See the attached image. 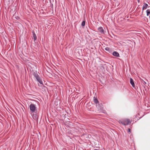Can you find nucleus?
Wrapping results in <instances>:
<instances>
[{
	"instance_id": "f257e3e1",
	"label": "nucleus",
	"mask_w": 150,
	"mask_h": 150,
	"mask_svg": "<svg viewBox=\"0 0 150 150\" xmlns=\"http://www.w3.org/2000/svg\"><path fill=\"white\" fill-rule=\"evenodd\" d=\"M120 123H121L124 125H127L131 123V121L129 119H125L122 120H120L119 122Z\"/></svg>"
},
{
	"instance_id": "f03ea898",
	"label": "nucleus",
	"mask_w": 150,
	"mask_h": 150,
	"mask_svg": "<svg viewBox=\"0 0 150 150\" xmlns=\"http://www.w3.org/2000/svg\"><path fill=\"white\" fill-rule=\"evenodd\" d=\"M36 107L35 105L31 104L30 105V109L32 112H34L36 111Z\"/></svg>"
},
{
	"instance_id": "7ed1b4c3",
	"label": "nucleus",
	"mask_w": 150,
	"mask_h": 150,
	"mask_svg": "<svg viewBox=\"0 0 150 150\" xmlns=\"http://www.w3.org/2000/svg\"><path fill=\"white\" fill-rule=\"evenodd\" d=\"M35 78L36 79L37 81L39 82L40 84H43V82L42 79H40L39 75L35 77Z\"/></svg>"
},
{
	"instance_id": "20e7f679",
	"label": "nucleus",
	"mask_w": 150,
	"mask_h": 150,
	"mask_svg": "<svg viewBox=\"0 0 150 150\" xmlns=\"http://www.w3.org/2000/svg\"><path fill=\"white\" fill-rule=\"evenodd\" d=\"M96 105L98 108L100 110H102L103 109V106L102 103H100V104L99 103L98 104H96Z\"/></svg>"
},
{
	"instance_id": "39448f33",
	"label": "nucleus",
	"mask_w": 150,
	"mask_h": 150,
	"mask_svg": "<svg viewBox=\"0 0 150 150\" xmlns=\"http://www.w3.org/2000/svg\"><path fill=\"white\" fill-rule=\"evenodd\" d=\"M98 31L101 33L104 34L105 33L104 29L102 27H100L98 28Z\"/></svg>"
},
{
	"instance_id": "423d86ee",
	"label": "nucleus",
	"mask_w": 150,
	"mask_h": 150,
	"mask_svg": "<svg viewBox=\"0 0 150 150\" xmlns=\"http://www.w3.org/2000/svg\"><path fill=\"white\" fill-rule=\"evenodd\" d=\"M32 33H33V38L34 41H35L37 39V36L33 30L32 31Z\"/></svg>"
},
{
	"instance_id": "0eeeda50",
	"label": "nucleus",
	"mask_w": 150,
	"mask_h": 150,
	"mask_svg": "<svg viewBox=\"0 0 150 150\" xmlns=\"http://www.w3.org/2000/svg\"><path fill=\"white\" fill-rule=\"evenodd\" d=\"M112 55L115 57H119L120 55L119 53L116 51H114L112 53Z\"/></svg>"
},
{
	"instance_id": "6e6552de",
	"label": "nucleus",
	"mask_w": 150,
	"mask_h": 150,
	"mask_svg": "<svg viewBox=\"0 0 150 150\" xmlns=\"http://www.w3.org/2000/svg\"><path fill=\"white\" fill-rule=\"evenodd\" d=\"M35 112V114H33V117L34 119H37L38 118V115L37 113H36V112Z\"/></svg>"
},
{
	"instance_id": "1a4fd4ad",
	"label": "nucleus",
	"mask_w": 150,
	"mask_h": 150,
	"mask_svg": "<svg viewBox=\"0 0 150 150\" xmlns=\"http://www.w3.org/2000/svg\"><path fill=\"white\" fill-rule=\"evenodd\" d=\"M130 83L133 87H134L135 84L133 79L132 78H130Z\"/></svg>"
},
{
	"instance_id": "9d476101",
	"label": "nucleus",
	"mask_w": 150,
	"mask_h": 150,
	"mask_svg": "<svg viewBox=\"0 0 150 150\" xmlns=\"http://www.w3.org/2000/svg\"><path fill=\"white\" fill-rule=\"evenodd\" d=\"M148 6V5L145 3H144V5L142 7V10L143 11L144 9H146L147 8Z\"/></svg>"
},
{
	"instance_id": "9b49d317",
	"label": "nucleus",
	"mask_w": 150,
	"mask_h": 150,
	"mask_svg": "<svg viewBox=\"0 0 150 150\" xmlns=\"http://www.w3.org/2000/svg\"><path fill=\"white\" fill-rule=\"evenodd\" d=\"M33 75L35 78L39 76L36 71L33 72Z\"/></svg>"
},
{
	"instance_id": "f8f14e48",
	"label": "nucleus",
	"mask_w": 150,
	"mask_h": 150,
	"mask_svg": "<svg viewBox=\"0 0 150 150\" xmlns=\"http://www.w3.org/2000/svg\"><path fill=\"white\" fill-rule=\"evenodd\" d=\"M94 101L95 103L96 104V105L99 103L98 99L95 97H94Z\"/></svg>"
},
{
	"instance_id": "ddd939ff",
	"label": "nucleus",
	"mask_w": 150,
	"mask_h": 150,
	"mask_svg": "<svg viewBox=\"0 0 150 150\" xmlns=\"http://www.w3.org/2000/svg\"><path fill=\"white\" fill-rule=\"evenodd\" d=\"M146 13H147V16H148L149 14H150V10L149 9H147L146 11Z\"/></svg>"
},
{
	"instance_id": "4468645a",
	"label": "nucleus",
	"mask_w": 150,
	"mask_h": 150,
	"mask_svg": "<svg viewBox=\"0 0 150 150\" xmlns=\"http://www.w3.org/2000/svg\"><path fill=\"white\" fill-rule=\"evenodd\" d=\"M85 24V21H83L81 25L82 26H84Z\"/></svg>"
},
{
	"instance_id": "2eb2a0df",
	"label": "nucleus",
	"mask_w": 150,
	"mask_h": 150,
	"mask_svg": "<svg viewBox=\"0 0 150 150\" xmlns=\"http://www.w3.org/2000/svg\"><path fill=\"white\" fill-rule=\"evenodd\" d=\"M110 50V48L108 47H106L105 48V50L106 51H109Z\"/></svg>"
},
{
	"instance_id": "dca6fc26",
	"label": "nucleus",
	"mask_w": 150,
	"mask_h": 150,
	"mask_svg": "<svg viewBox=\"0 0 150 150\" xmlns=\"http://www.w3.org/2000/svg\"><path fill=\"white\" fill-rule=\"evenodd\" d=\"M128 132H131V129L130 128L128 129Z\"/></svg>"
},
{
	"instance_id": "f3484780",
	"label": "nucleus",
	"mask_w": 150,
	"mask_h": 150,
	"mask_svg": "<svg viewBox=\"0 0 150 150\" xmlns=\"http://www.w3.org/2000/svg\"><path fill=\"white\" fill-rule=\"evenodd\" d=\"M144 83H145V84H146V82H145V81H144Z\"/></svg>"
},
{
	"instance_id": "a211bd4d",
	"label": "nucleus",
	"mask_w": 150,
	"mask_h": 150,
	"mask_svg": "<svg viewBox=\"0 0 150 150\" xmlns=\"http://www.w3.org/2000/svg\"><path fill=\"white\" fill-rule=\"evenodd\" d=\"M138 0V2H139V0Z\"/></svg>"
}]
</instances>
